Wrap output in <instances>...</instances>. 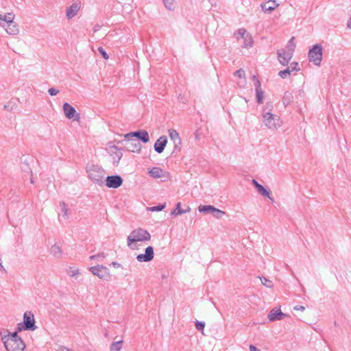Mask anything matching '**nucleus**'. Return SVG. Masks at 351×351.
I'll return each instance as SVG.
<instances>
[{
  "mask_svg": "<svg viewBox=\"0 0 351 351\" xmlns=\"http://www.w3.org/2000/svg\"><path fill=\"white\" fill-rule=\"evenodd\" d=\"M90 272L102 280H108L110 277L109 269L103 265H97L90 268Z\"/></svg>",
  "mask_w": 351,
  "mask_h": 351,
  "instance_id": "obj_7",
  "label": "nucleus"
},
{
  "mask_svg": "<svg viewBox=\"0 0 351 351\" xmlns=\"http://www.w3.org/2000/svg\"><path fill=\"white\" fill-rule=\"evenodd\" d=\"M169 134L170 139L173 142L175 148H177L181 145V138L178 132L174 129L169 130Z\"/></svg>",
  "mask_w": 351,
  "mask_h": 351,
  "instance_id": "obj_20",
  "label": "nucleus"
},
{
  "mask_svg": "<svg viewBox=\"0 0 351 351\" xmlns=\"http://www.w3.org/2000/svg\"><path fill=\"white\" fill-rule=\"evenodd\" d=\"M154 257V248L152 246H148L145 248V254H140L137 255L136 260L140 262H149L153 260Z\"/></svg>",
  "mask_w": 351,
  "mask_h": 351,
  "instance_id": "obj_11",
  "label": "nucleus"
},
{
  "mask_svg": "<svg viewBox=\"0 0 351 351\" xmlns=\"http://www.w3.org/2000/svg\"><path fill=\"white\" fill-rule=\"evenodd\" d=\"M234 75L241 80L240 82H238V85L240 87H244L246 84L245 71L242 69H240L235 71Z\"/></svg>",
  "mask_w": 351,
  "mask_h": 351,
  "instance_id": "obj_25",
  "label": "nucleus"
},
{
  "mask_svg": "<svg viewBox=\"0 0 351 351\" xmlns=\"http://www.w3.org/2000/svg\"><path fill=\"white\" fill-rule=\"evenodd\" d=\"M294 39L295 38L294 37H292L289 41L288 42L287 46H286V48H287V52H291V53L293 54V51L295 50V43H294Z\"/></svg>",
  "mask_w": 351,
  "mask_h": 351,
  "instance_id": "obj_31",
  "label": "nucleus"
},
{
  "mask_svg": "<svg viewBox=\"0 0 351 351\" xmlns=\"http://www.w3.org/2000/svg\"><path fill=\"white\" fill-rule=\"evenodd\" d=\"M78 274H79V270L77 269H75L70 271V276H75Z\"/></svg>",
  "mask_w": 351,
  "mask_h": 351,
  "instance_id": "obj_47",
  "label": "nucleus"
},
{
  "mask_svg": "<svg viewBox=\"0 0 351 351\" xmlns=\"http://www.w3.org/2000/svg\"><path fill=\"white\" fill-rule=\"evenodd\" d=\"M0 270H2V271H5V269H4L2 263H1V260L0 259Z\"/></svg>",
  "mask_w": 351,
  "mask_h": 351,
  "instance_id": "obj_52",
  "label": "nucleus"
},
{
  "mask_svg": "<svg viewBox=\"0 0 351 351\" xmlns=\"http://www.w3.org/2000/svg\"><path fill=\"white\" fill-rule=\"evenodd\" d=\"M105 257L104 253H101V254H96V255H93L91 256H90V260H93V259H98V258H104Z\"/></svg>",
  "mask_w": 351,
  "mask_h": 351,
  "instance_id": "obj_44",
  "label": "nucleus"
},
{
  "mask_svg": "<svg viewBox=\"0 0 351 351\" xmlns=\"http://www.w3.org/2000/svg\"><path fill=\"white\" fill-rule=\"evenodd\" d=\"M125 145L126 149L132 152H139L141 149V145L140 143L134 138H125Z\"/></svg>",
  "mask_w": 351,
  "mask_h": 351,
  "instance_id": "obj_12",
  "label": "nucleus"
},
{
  "mask_svg": "<svg viewBox=\"0 0 351 351\" xmlns=\"http://www.w3.org/2000/svg\"><path fill=\"white\" fill-rule=\"evenodd\" d=\"M121 343L122 341H121L114 342L110 347L111 350L119 351L121 348Z\"/></svg>",
  "mask_w": 351,
  "mask_h": 351,
  "instance_id": "obj_38",
  "label": "nucleus"
},
{
  "mask_svg": "<svg viewBox=\"0 0 351 351\" xmlns=\"http://www.w3.org/2000/svg\"><path fill=\"white\" fill-rule=\"evenodd\" d=\"M308 58L310 62L314 63L317 66H319L322 60V47L321 45L317 44L310 49Z\"/></svg>",
  "mask_w": 351,
  "mask_h": 351,
  "instance_id": "obj_4",
  "label": "nucleus"
},
{
  "mask_svg": "<svg viewBox=\"0 0 351 351\" xmlns=\"http://www.w3.org/2000/svg\"><path fill=\"white\" fill-rule=\"evenodd\" d=\"M182 214H184V209L181 208V203L178 202L176 204L175 209L171 212V215L176 217Z\"/></svg>",
  "mask_w": 351,
  "mask_h": 351,
  "instance_id": "obj_27",
  "label": "nucleus"
},
{
  "mask_svg": "<svg viewBox=\"0 0 351 351\" xmlns=\"http://www.w3.org/2000/svg\"><path fill=\"white\" fill-rule=\"evenodd\" d=\"M165 6L169 10H173L175 8L173 0H162Z\"/></svg>",
  "mask_w": 351,
  "mask_h": 351,
  "instance_id": "obj_33",
  "label": "nucleus"
},
{
  "mask_svg": "<svg viewBox=\"0 0 351 351\" xmlns=\"http://www.w3.org/2000/svg\"><path fill=\"white\" fill-rule=\"evenodd\" d=\"M151 234L148 231L143 228L134 229L131 232L127 238L128 246L132 250H136L137 242L149 241L151 239Z\"/></svg>",
  "mask_w": 351,
  "mask_h": 351,
  "instance_id": "obj_1",
  "label": "nucleus"
},
{
  "mask_svg": "<svg viewBox=\"0 0 351 351\" xmlns=\"http://www.w3.org/2000/svg\"><path fill=\"white\" fill-rule=\"evenodd\" d=\"M285 317H287V315L282 313L280 308H273L268 314V319L270 322L282 320Z\"/></svg>",
  "mask_w": 351,
  "mask_h": 351,
  "instance_id": "obj_14",
  "label": "nucleus"
},
{
  "mask_svg": "<svg viewBox=\"0 0 351 351\" xmlns=\"http://www.w3.org/2000/svg\"><path fill=\"white\" fill-rule=\"evenodd\" d=\"M215 218L221 219L223 215H225V212L219 210L217 208H215L213 213H211Z\"/></svg>",
  "mask_w": 351,
  "mask_h": 351,
  "instance_id": "obj_32",
  "label": "nucleus"
},
{
  "mask_svg": "<svg viewBox=\"0 0 351 351\" xmlns=\"http://www.w3.org/2000/svg\"><path fill=\"white\" fill-rule=\"evenodd\" d=\"M347 27L349 29H351V16L350 17V19L348 21Z\"/></svg>",
  "mask_w": 351,
  "mask_h": 351,
  "instance_id": "obj_49",
  "label": "nucleus"
},
{
  "mask_svg": "<svg viewBox=\"0 0 351 351\" xmlns=\"http://www.w3.org/2000/svg\"><path fill=\"white\" fill-rule=\"evenodd\" d=\"M23 329L25 330H35L36 326L35 324L34 315L31 311H26L23 314Z\"/></svg>",
  "mask_w": 351,
  "mask_h": 351,
  "instance_id": "obj_6",
  "label": "nucleus"
},
{
  "mask_svg": "<svg viewBox=\"0 0 351 351\" xmlns=\"http://www.w3.org/2000/svg\"><path fill=\"white\" fill-rule=\"evenodd\" d=\"M2 27L4 28L6 32L10 35L15 36L17 35L19 32L18 25L14 21L8 25H5V27Z\"/></svg>",
  "mask_w": 351,
  "mask_h": 351,
  "instance_id": "obj_21",
  "label": "nucleus"
},
{
  "mask_svg": "<svg viewBox=\"0 0 351 351\" xmlns=\"http://www.w3.org/2000/svg\"><path fill=\"white\" fill-rule=\"evenodd\" d=\"M101 26L100 25L96 24L93 27V32H98L101 29Z\"/></svg>",
  "mask_w": 351,
  "mask_h": 351,
  "instance_id": "obj_45",
  "label": "nucleus"
},
{
  "mask_svg": "<svg viewBox=\"0 0 351 351\" xmlns=\"http://www.w3.org/2000/svg\"><path fill=\"white\" fill-rule=\"evenodd\" d=\"M98 51L100 53V54L102 56V57L104 59L108 60L109 58L108 55L107 54L106 51H105V49L103 47H99L98 48Z\"/></svg>",
  "mask_w": 351,
  "mask_h": 351,
  "instance_id": "obj_40",
  "label": "nucleus"
},
{
  "mask_svg": "<svg viewBox=\"0 0 351 351\" xmlns=\"http://www.w3.org/2000/svg\"><path fill=\"white\" fill-rule=\"evenodd\" d=\"M279 4L276 0H269L261 5V9L264 12H271L274 10Z\"/></svg>",
  "mask_w": 351,
  "mask_h": 351,
  "instance_id": "obj_18",
  "label": "nucleus"
},
{
  "mask_svg": "<svg viewBox=\"0 0 351 351\" xmlns=\"http://www.w3.org/2000/svg\"><path fill=\"white\" fill-rule=\"evenodd\" d=\"M63 111L66 118L73 120L79 121L80 117V114L76 112L75 109L68 103L63 104Z\"/></svg>",
  "mask_w": 351,
  "mask_h": 351,
  "instance_id": "obj_10",
  "label": "nucleus"
},
{
  "mask_svg": "<svg viewBox=\"0 0 351 351\" xmlns=\"http://www.w3.org/2000/svg\"><path fill=\"white\" fill-rule=\"evenodd\" d=\"M148 173L154 178H160L165 176V171L160 167H155L151 169L148 171Z\"/></svg>",
  "mask_w": 351,
  "mask_h": 351,
  "instance_id": "obj_24",
  "label": "nucleus"
},
{
  "mask_svg": "<svg viewBox=\"0 0 351 351\" xmlns=\"http://www.w3.org/2000/svg\"><path fill=\"white\" fill-rule=\"evenodd\" d=\"M105 184L108 188L117 189L123 184V178L119 175L108 176L104 180Z\"/></svg>",
  "mask_w": 351,
  "mask_h": 351,
  "instance_id": "obj_8",
  "label": "nucleus"
},
{
  "mask_svg": "<svg viewBox=\"0 0 351 351\" xmlns=\"http://www.w3.org/2000/svg\"><path fill=\"white\" fill-rule=\"evenodd\" d=\"M14 14L12 12H8L4 15L0 13V26L5 27L14 21Z\"/></svg>",
  "mask_w": 351,
  "mask_h": 351,
  "instance_id": "obj_19",
  "label": "nucleus"
},
{
  "mask_svg": "<svg viewBox=\"0 0 351 351\" xmlns=\"http://www.w3.org/2000/svg\"><path fill=\"white\" fill-rule=\"evenodd\" d=\"M8 335H4L1 337V341H5L6 339H21L18 335V332L15 331L12 333H10V332L7 331Z\"/></svg>",
  "mask_w": 351,
  "mask_h": 351,
  "instance_id": "obj_29",
  "label": "nucleus"
},
{
  "mask_svg": "<svg viewBox=\"0 0 351 351\" xmlns=\"http://www.w3.org/2000/svg\"><path fill=\"white\" fill-rule=\"evenodd\" d=\"M166 205L165 204H158L155 206L149 207L147 209L150 211H161L165 208Z\"/></svg>",
  "mask_w": 351,
  "mask_h": 351,
  "instance_id": "obj_37",
  "label": "nucleus"
},
{
  "mask_svg": "<svg viewBox=\"0 0 351 351\" xmlns=\"http://www.w3.org/2000/svg\"><path fill=\"white\" fill-rule=\"evenodd\" d=\"M250 351H261L259 349H258L256 346L254 345L250 346Z\"/></svg>",
  "mask_w": 351,
  "mask_h": 351,
  "instance_id": "obj_48",
  "label": "nucleus"
},
{
  "mask_svg": "<svg viewBox=\"0 0 351 351\" xmlns=\"http://www.w3.org/2000/svg\"><path fill=\"white\" fill-rule=\"evenodd\" d=\"M80 9V3H74L66 9V16L68 19L74 17Z\"/></svg>",
  "mask_w": 351,
  "mask_h": 351,
  "instance_id": "obj_17",
  "label": "nucleus"
},
{
  "mask_svg": "<svg viewBox=\"0 0 351 351\" xmlns=\"http://www.w3.org/2000/svg\"><path fill=\"white\" fill-rule=\"evenodd\" d=\"M237 34L240 36V38H241L243 40H246V39L249 40L248 43H242L241 44V46L243 47L248 48V47H251L252 46V44H253L252 38L250 36V35L248 33H247V32L245 29H243V28L239 29Z\"/></svg>",
  "mask_w": 351,
  "mask_h": 351,
  "instance_id": "obj_16",
  "label": "nucleus"
},
{
  "mask_svg": "<svg viewBox=\"0 0 351 351\" xmlns=\"http://www.w3.org/2000/svg\"><path fill=\"white\" fill-rule=\"evenodd\" d=\"M4 108H5V109H7V108H8V106H4Z\"/></svg>",
  "mask_w": 351,
  "mask_h": 351,
  "instance_id": "obj_55",
  "label": "nucleus"
},
{
  "mask_svg": "<svg viewBox=\"0 0 351 351\" xmlns=\"http://www.w3.org/2000/svg\"><path fill=\"white\" fill-rule=\"evenodd\" d=\"M291 73V67H287L286 69L283 71H280L278 73L279 76H280L282 78H286L288 75H290Z\"/></svg>",
  "mask_w": 351,
  "mask_h": 351,
  "instance_id": "obj_36",
  "label": "nucleus"
},
{
  "mask_svg": "<svg viewBox=\"0 0 351 351\" xmlns=\"http://www.w3.org/2000/svg\"><path fill=\"white\" fill-rule=\"evenodd\" d=\"M86 172L88 178L95 184L99 186H102L104 184L106 172L101 167L97 165L88 164L86 166Z\"/></svg>",
  "mask_w": 351,
  "mask_h": 351,
  "instance_id": "obj_3",
  "label": "nucleus"
},
{
  "mask_svg": "<svg viewBox=\"0 0 351 351\" xmlns=\"http://www.w3.org/2000/svg\"><path fill=\"white\" fill-rule=\"evenodd\" d=\"M167 143V138L166 136H160L154 143V150L158 153H162Z\"/></svg>",
  "mask_w": 351,
  "mask_h": 351,
  "instance_id": "obj_15",
  "label": "nucleus"
},
{
  "mask_svg": "<svg viewBox=\"0 0 351 351\" xmlns=\"http://www.w3.org/2000/svg\"><path fill=\"white\" fill-rule=\"evenodd\" d=\"M260 279H261V280L262 284H263L264 286H265V287H268V288H271V287H273L274 284H273V282H272L271 280H269V279L266 278L265 277H261V278H260Z\"/></svg>",
  "mask_w": 351,
  "mask_h": 351,
  "instance_id": "obj_35",
  "label": "nucleus"
},
{
  "mask_svg": "<svg viewBox=\"0 0 351 351\" xmlns=\"http://www.w3.org/2000/svg\"><path fill=\"white\" fill-rule=\"evenodd\" d=\"M215 208V207H214L213 206H210V205H206V206L201 205L198 207V210L200 213H213Z\"/></svg>",
  "mask_w": 351,
  "mask_h": 351,
  "instance_id": "obj_28",
  "label": "nucleus"
},
{
  "mask_svg": "<svg viewBox=\"0 0 351 351\" xmlns=\"http://www.w3.org/2000/svg\"><path fill=\"white\" fill-rule=\"evenodd\" d=\"M51 253L56 257L60 258L62 254L61 247L58 244H54L50 250Z\"/></svg>",
  "mask_w": 351,
  "mask_h": 351,
  "instance_id": "obj_26",
  "label": "nucleus"
},
{
  "mask_svg": "<svg viewBox=\"0 0 351 351\" xmlns=\"http://www.w3.org/2000/svg\"><path fill=\"white\" fill-rule=\"evenodd\" d=\"M59 206L62 213V215L59 216V220L61 221L62 219L67 220L71 215V210L66 208V204L63 202L60 203Z\"/></svg>",
  "mask_w": 351,
  "mask_h": 351,
  "instance_id": "obj_22",
  "label": "nucleus"
},
{
  "mask_svg": "<svg viewBox=\"0 0 351 351\" xmlns=\"http://www.w3.org/2000/svg\"><path fill=\"white\" fill-rule=\"evenodd\" d=\"M59 351H70V350L65 347H62L60 348Z\"/></svg>",
  "mask_w": 351,
  "mask_h": 351,
  "instance_id": "obj_51",
  "label": "nucleus"
},
{
  "mask_svg": "<svg viewBox=\"0 0 351 351\" xmlns=\"http://www.w3.org/2000/svg\"><path fill=\"white\" fill-rule=\"evenodd\" d=\"M205 326V323L203 322L197 321L195 322V327L197 330H203Z\"/></svg>",
  "mask_w": 351,
  "mask_h": 351,
  "instance_id": "obj_41",
  "label": "nucleus"
},
{
  "mask_svg": "<svg viewBox=\"0 0 351 351\" xmlns=\"http://www.w3.org/2000/svg\"><path fill=\"white\" fill-rule=\"evenodd\" d=\"M289 67H291V71H298L300 70V68L298 67V63L296 62H293L291 63L290 66Z\"/></svg>",
  "mask_w": 351,
  "mask_h": 351,
  "instance_id": "obj_42",
  "label": "nucleus"
},
{
  "mask_svg": "<svg viewBox=\"0 0 351 351\" xmlns=\"http://www.w3.org/2000/svg\"><path fill=\"white\" fill-rule=\"evenodd\" d=\"M293 100V95L289 92H285L284 94V96L282 97V103L283 104L287 106L289 105Z\"/></svg>",
  "mask_w": 351,
  "mask_h": 351,
  "instance_id": "obj_30",
  "label": "nucleus"
},
{
  "mask_svg": "<svg viewBox=\"0 0 351 351\" xmlns=\"http://www.w3.org/2000/svg\"><path fill=\"white\" fill-rule=\"evenodd\" d=\"M249 43V40L248 39L243 40V43Z\"/></svg>",
  "mask_w": 351,
  "mask_h": 351,
  "instance_id": "obj_54",
  "label": "nucleus"
},
{
  "mask_svg": "<svg viewBox=\"0 0 351 351\" xmlns=\"http://www.w3.org/2000/svg\"><path fill=\"white\" fill-rule=\"evenodd\" d=\"M2 341L8 351H23L25 348L22 339H8Z\"/></svg>",
  "mask_w": 351,
  "mask_h": 351,
  "instance_id": "obj_5",
  "label": "nucleus"
},
{
  "mask_svg": "<svg viewBox=\"0 0 351 351\" xmlns=\"http://www.w3.org/2000/svg\"><path fill=\"white\" fill-rule=\"evenodd\" d=\"M134 137L138 138L144 143H147L149 141V134L146 130L132 132L125 134L124 136L125 138H133Z\"/></svg>",
  "mask_w": 351,
  "mask_h": 351,
  "instance_id": "obj_9",
  "label": "nucleus"
},
{
  "mask_svg": "<svg viewBox=\"0 0 351 351\" xmlns=\"http://www.w3.org/2000/svg\"><path fill=\"white\" fill-rule=\"evenodd\" d=\"M190 210H191V208H190V207H189V206L187 207V208L184 209V213H188V212H190Z\"/></svg>",
  "mask_w": 351,
  "mask_h": 351,
  "instance_id": "obj_53",
  "label": "nucleus"
},
{
  "mask_svg": "<svg viewBox=\"0 0 351 351\" xmlns=\"http://www.w3.org/2000/svg\"><path fill=\"white\" fill-rule=\"evenodd\" d=\"M253 80L254 81L255 91L258 92V90H262L261 82L255 75H253Z\"/></svg>",
  "mask_w": 351,
  "mask_h": 351,
  "instance_id": "obj_39",
  "label": "nucleus"
},
{
  "mask_svg": "<svg viewBox=\"0 0 351 351\" xmlns=\"http://www.w3.org/2000/svg\"><path fill=\"white\" fill-rule=\"evenodd\" d=\"M277 55L278 61L284 66L288 65L293 56L291 52H287L285 49L278 50Z\"/></svg>",
  "mask_w": 351,
  "mask_h": 351,
  "instance_id": "obj_13",
  "label": "nucleus"
},
{
  "mask_svg": "<svg viewBox=\"0 0 351 351\" xmlns=\"http://www.w3.org/2000/svg\"><path fill=\"white\" fill-rule=\"evenodd\" d=\"M273 108L271 103L267 102L263 112V120L265 126L270 130H276L282 125L280 117L272 114L270 110Z\"/></svg>",
  "mask_w": 351,
  "mask_h": 351,
  "instance_id": "obj_2",
  "label": "nucleus"
},
{
  "mask_svg": "<svg viewBox=\"0 0 351 351\" xmlns=\"http://www.w3.org/2000/svg\"><path fill=\"white\" fill-rule=\"evenodd\" d=\"M253 185L256 187L257 191L263 196L268 197L270 199L273 200L269 196L270 193L263 186L260 184L256 180L253 179L252 181Z\"/></svg>",
  "mask_w": 351,
  "mask_h": 351,
  "instance_id": "obj_23",
  "label": "nucleus"
},
{
  "mask_svg": "<svg viewBox=\"0 0 351 351\" xmlns=\"http://www.w3.org/2000/svg\"><path fill=\"white\" fill-rule=\"evenodd\" d=\"M256 101L258 104H263L264 98V92L262 90L256 92Z\"/></svg>",
  "mask_w": 351,
  "mask_h": 351,
  "instance_id": "obj_34",
  "label": "nucleus"
},
{
  "mask_svg": "<svg viewBox=\"0 0 351 351\" xmlns=\"http://www.w3.org/2000/svg\"><path fill=\"white\" fill-rule=\"evenodd\" d=\"M31 183H34V180L32 179H31Z\"/></svg>",
  "mask_w": 351,
  "mask_h": 351,
  "instance_id": "obj_56",
  "label": "nucleus"
},
{
  "mask_svg": "<svg viewBox=\"0 0 351 351\" xmlns=\"http://www.w3.org/2000/svg\"><path fill=\"white\" fill-rule=\"evenodd\" d=\"M112 265L114 267H120L121 265V264L117 263V262H112Z\"/></svg>",
  "mask_w": 351,
  "mask_h": 351,
  "instance_id": "obj_50",
  "label": "nucleus"
},
{
  "mask_svg": "<svg viewBox=\"0 0 351 351\" xmlns=\"http://www.w3.org/2000/svg\"><path fill=\"white\" fill-rule=\"evenodd\" d=\"M293 309L295 311H304L305 310V307L304 306H295L293 307Z\"/></svg>",
  "mask_w": 351,
  "mask_h": 351,
  "instance_id": "obj_46",
  "label": "nucleus"
},
{
  "mask_svg": "<svg viewBox=\"0 0 351 351\" xmlns=\"http://www.w3.org/2000/svg\"><path fill=\"white\" fill-rule=\"evenodd\" d=\"M48 93L51 96H55L59 93V90L54 88H50L48 90Z\"/></svg>",
  "mask_w": 351,
  "mask_h": 351,
  "instance_id": "obj_43",
  "label": "nucleus"
}]
</instances>
